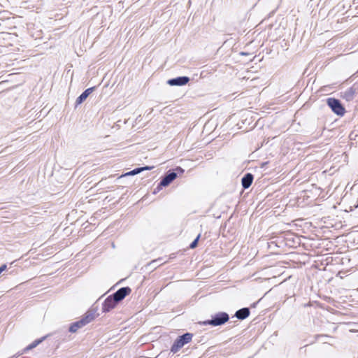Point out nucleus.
<instances>
[{
	"mask_svg": "<svg viewBox=\"0 0 358 358\" xmlns=\"http://www.w3.org/2000/svg\"><path fill=\"white\" fill-rule=\"evenodd\" d=\"M96 86H94V87H89V88L86 89L85 90H84L81 93V94L76 99L75 107H77L78 106L83 103L87 99V98L89 96V95L96 90Z\"/></svg>",
	"mask_w": 358,
	"mask_h": 358,
	"instance_id": "obj_10",
	"label": "nucleus"
},
{
	"mask_svg": "<svg viewBox=\"0 0 358 358\" xmlns=\"http://www.w3.org/2000/svg\"><path fill=\"white\" fill-rule=\"evenodd\" d=\"M184 171V169L180 166H177L175 169L169 170L162 177L161 180L155 188L153 194H156L161 191L163 187L169 186L178 177V174L181 175Z\"/></svg>",
	"mask_w": 358,
	"mask_h": 358,
	"instance_id": "obj_1",
	"label": "nucleus"
},
{
	"mask_svg": "<svg viewBox=\"0 0 358 358\" xmlns=\"http://www.w3.org/2000/svg\"><path fill=\"white\" fill-rule=\"evenodd\" d=\"M201 234H198V236L194 238V240L190 243L189 248L194 249L196 248L198 245L199 241L200 239Z\"/></svg>",
	"mask_w": 358,
	"mask_h": 358,
	"instance_id": "obj_15",
	"label": "nucleus"
},
{
	"mask_svg": "<svg viewBox=\"0 0 358 358\" xmlns=\"http://www.w3.org/2000/svg\"><path fill=\"white\" fill-rule=\"evenodd\" d=\"M291 238V241H289V245H287V246H289L291 247L292 246V243H295V238L293 236V234H292V236H289Z\"/></svg>",
	"mask_w": 358,
	"mask_h": 358,
	"instance_id": "obj_23",
	"label": "nucleus"
},
{
	"mask_svg": "<svg viewBox=\"0 0 358 358\" xmlns=\"http://www.w3.org/2000/svg\"><path fill=\"white\" fill-rule=\"evenodd\" d=\"M7 269V265L6 264H2L0 266V274Z\"/></svg>",
	"mask_w": 358,
	"mask_h": 358,
	"instance_id": "obj_21",
	"label": "nucleus"
},
{
	"mask_svg": "<svg viewBox=\"0 0 358 358\" xmlns=\"http://www.w3.org/2000/svg\"><path fill=\"white\" fill-rule=\"evenodd\" d=\"M152 169H154V166H142L143 171H150V170H152Z\"/></svg>",
	"mask_w": 358,
	"mask_h": 358,
	"instance_id": "obj_20",
	"label": "nucleus"
},
{
	"mask_svg": "<svg viewBox=\"0 0 358 358\" xmlns=\"http://www.w3.org/2000/svg\"><path fill=\"white\" fill-rule=\"evenodd\" d=\"M355 90L352 87L347 89L345 91L342 92L341 97L348 101H352L355 96Z\"/></svg>",
	"mask_w": 358,
	"mask_h": 358,
	"instance_id": "obj_13",
	"label": "nucleus"
},
{
	"mask_svg": "<svg viewBox=\"0 0 358 358\" xmlns=\"http://www.w3.org/2000/svg\"><path fill=\"white\" fill-rule=\"evenodd\" d=\"M134 176L133 173H131V171H129V172H127V173H125L122 174V175L120 177V178H123V177H126V176Z\"/></svg>",
	"mask_w": 358,
	"mask_h": 358,
	"instance_id": "obj_22",
	"label": "nucleus"
},
{
	"mask_svg": "<svg viewBox=\"0 0 358 358\" xmlns=\"http://www.w3.org/2000/svg\"><path fill=\"white\" fill-rule=\"evenodd\" d=\"M161 259H162L161 258H158V259H157L152 260V262H150V266H154V267H155V266H157V264L159 261H161Z\"/></svg>",
	"mask_w": 358,
	"mask_h": 358,
	"instance_id": "obj_19",
	"label": "nucleus"
},
{
	"mask_svg": "<svg viewBox=\"0 0 358 358\" xmlns=\"http://www.w3.org/2000/svg\"><path fill=\"white\" fill-rule=\"evenodd\" d=\"M229 320V315L226 312H218L211 315V318L202 322L199 324L203 326L210 325L212 327H218L224 324Z\"/></svg>",
	"mask_w": 358,
	"mask_h": 358,
	"instance_id": "obj_3",
	"label": "nucleus"
},
{
	"mask_svg": "<svg viewBox=\"0 0 358 358\" xmlns=\"http://www.w3.org/2000/svg\"><path fill=\"white\" fill-rule=\"evenodd\" d=\"M131 292V289L129 287H122L118 289L115 292L110 294L113 299L117 302L120 303L127 296L129 295Z\"/></svg>",
	"mask_w": 358,
	"mask_h": 358,
	"instance_id": "obj_7",
	"label": "nucleus"
},
{
	"mask_svg": "<svg viewBox=\"0 0 358 358\" xmlns=\"http://www.w3.org/2000/svg\"><path fill=\"white\" fill-rule=\"evenodd\" d=\"M46 336H43L40 338H38L36 340H35L34 341H33L31 345V346L34 348H36V346H38L40 343H41L45 338H46Z\"/></svg>",
	"mask_w": 358,
	"mask_h": 358,
	"instance_id": "obj_17",
	"label": "nucleus"
},
{
	"mask_svg": "<svg viewBox=\"0 0 358 358\" xmlns=\"http://www.w3.org/2000/svg\"><path fill=\"white\" fill-rule=\"evenodd\" d=\"M96 310L94 308H90L87 313L81 317L80 320L72 322L69 327V331L70 333H76L79 329H81L94 320L96 318Z\"/></svg>",
	"mask_w": 358,
	"mask_h": 358,
	"instance_id": "obj_2",
	"label": "nucleus"
},
{
	"mask_svg": "<svg viewBox=\"0 0 358 358\" xmlns=\"http://www.w3.org/2000/svg\"><path fill=\"white\" fill-rule=\"evenodd\" d=\"M46 336H43L40 338H38L36 340H35L34 341H33L31 345V346L34 348H36V346H38L40 343H41L45 338H46Z\"/></svg>",
	"mask_w": 358,
	"mask_h": 358,
	"instance_id": "obj_16",
	"label": "nucleus"
},
{
	"mask_svg": "<svg viewBox=\"0 0 358 358\" xmlns=\"http://www.w3.org/2000/svg\"><path fill=\"white\" fill-rule=\"evenodd\" d=\"M32 349H34V348L31 346V344H29L26 348H24L22 351L18 352L15 355L10 357L8 358H17L20 355H22L24 353H26L27 352H28L29 350H32Z\"/></svg>",
	"mask_w": 358,
	"mask_h": 358,
	"instance_id": "obj_14",
	"label": "nucleus"
},
{
	"mask_svg": "<svg viewBox=\"0 0 358 358\" xmlns=\"http://www.w3.org/2000/svg\"><path fill=\"white\" fill-rule=\"evenodd\" d=\"M258 303H259V301H256V302H255V303H253L251 305V308H255Z\"/></svg>",
	"mask_w": 358,
	"mask_h": 358,
	"instance_id": "obj_24",
	"label": "nucleus"
},
{
	"mask_svg": "<svg viewBox=\"0 0 358 358\" xmlns=\"http://www.w3.org/2000/svg\"><path fill=\"white\" fill-rule=\"evenodd\" d=\"M250 314L249 308H242L238 310H236L235 313V317H237L240 320H243L249 317Z\"/></svg>",
	"mask_w": 358,
	"mask_h": 358,
	"instance_id": "obj_12",
	"label": "nucleus"
},
{
	"mask_svg": "<svg viewBox=\"0 0 358 358\" xmlns=\"http://www.w3.org/2000/svg\"><path fill=\"white\" fill-rule=\"evenodd\" d=\"M143 171L142 166L141 167H137L134 169L131 170V173H133L134 176L136 174H138Z\"/></svg>",
	"mask_w": 358,
	"mask_h": 358,
	"instance_id": "obj_18",
	"label": "nucleus"
},
{
	"mask_svg": "<svg viewBox=\"0 0 358 358\" xmlns=\"http://www.w3.org/2000/svg\"><path fill=\"white\" fill-rule=\"evenodd\" d=\"M118 303H117L111 295H109L102 303V312H110L111 310L114 309Z\"/></svg>",
	"mask_w": 358,
	"mask_h": 358,
	"instance_id": "obj_9",
	"label": "nucleus"
},
{
	"mask_svg": "<svg viewBox=\"0 0 358 358\" xmlns=\"http://www.w3.org/2000/svg\"><path fill=\"white\" fill-rule=\"evenodd\" d=\"M193 334L192 333H185L177 337L171 347V352L176 353L178 352L185 344L192 341Z\"/></svg>",
	"mask_w": 358,
	"mask_h": 358,
	"instance_id": "obj_5",
	"label": "nucleus"
},
{
	"mask_svg": "<svg viewBox=\"0 0 358 358\" xmlns=\"http://www.w3.org/2000/svg\"><path fill=\"white\" fill-rule=\"evenodd\" d=\"M289 236H292V234L286 233L275 238V240L271 241V243L275 244L278 248L287 246V245H289V241H291V238Z\"/></svg>",
	"mask_w": 358,
	"mask_h": 358,
	"instance_id": "obj_6",
	"label": "nucleus"
},
{
	"mask_svg": "<svg viewBox=\"0 0 358 358\" xmlns=\"http://www.w3.org/2000/svg\"><path fill=\"white\" fill-rule=\"evenodd\" d=\"M190 80L189 77L183 76L169 79L166 83L170 86H184Z\"/></svg>",
	"mask_w": 358,
	"mask_h": 358,
	"instance_id": "obj_8",
	"label": "nucleus"
},
{
	"mask_svg": "<svg viewBox=\"0 0 358 358\" xmlns=\"http://www.w3.org/2000/svg\"><path fill=\"white\" fill-rule=\"evenodd\" d=\"M22 358H26V357H22Z\"/></svg>",
	"mask_w": 358,
	"mask_h": 358,
	"instance_id": "obj_25",
	"label": "nucleus"
},
{
	"mask_svg": "<svg viewBox=\"0 0 358 358\" xmlns=\"http://www.w3.org/2000/svg\"><path fill=\"white\" fill-rule=\"evenodd\" d=\"M254 180V175L251 173H245L241 179V185L244 189L249 188Z\"/></svg>",
	"mask_w": 358,
	"mask_h": 358,
	"instance_id": "obj_11",
	"label": "nucleus"
},
{
	"mask_svg": "<svg viewBox=\"0 0 358 358\" xmlns=\"http://www.w3.org/2000/svg\"><path fill=\"white\" fill-rule=\"evenodd\" d=\"M326 103L331 111L339 117H343L346 113L345 108L341 100L334 97H329Z\"/></svg>",
	"mask_w": 358,
	"mask_h": 358,
	"instance_id": "obj_4",
	"label": "nucleus"
}]
</instances>
